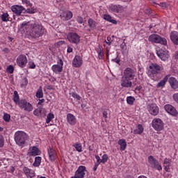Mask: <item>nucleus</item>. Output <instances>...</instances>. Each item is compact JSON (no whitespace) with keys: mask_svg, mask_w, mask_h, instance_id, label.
Masks as SVG:
<instances>
[{"mask_svg":"<svg viewBox=\"0 0 178 178\" xmlns=\"http://www.w3.org/2000/svg\"><path fill=\"white\" fill-rule=\"evenodd\" d=\"M21 29H25L29 37L35 40H38L40 37H42L46 32L45 29L41 24L31 22H23L21 24Z\"/></svg>","mask_w":178,"mask_h":178,"instance_id":"nucleus-1","label":"nucleus"},{"mask_svg":"<svg viewBox=\"0 0 178 178\" xmlns=\"http://www.w3.org/2000/svg\"><path fill=\"white\" fill-rule=\"evenodd\" d=\"M27 140H29V136L24 131H18L15 134V141L19 147H23Z\"/></svg>","mask_w":178,"mask_h":178,"instance_id":"nucleus-2","label":"nucleus"},{"mask_svg":"<svg viewBox=\"0 0 178 178\" xmlns=\"http://www.w3.org/2000/svg\"><path fill=\"white\" fill-rule=\"evenodd\" d=\"M163 70V66L159 65L157 63H152L149 66L148 74L149 77L152 79L154 76L161 74V72Z\"/></svg>","mask_w":178,"mask_h":178,"instance_id":"nucleus-3","label":"nucleus"},{"mask_svg":"<svg viewBox=\"0 0 178 178\" xmlns=\"http://www.w3.org/2000/svg\"><path fill=\"white\" fill-rule=\"evenodd\" d=\"M148 40L149 42H153L154 44H161V45H166L168 41L165 38L161 37L158 34H152L149 36Z\"/></svg>","mask_w":178,"mask_h":178,"instance_id":"nucleus-4","label":"nucleus"},{"mask_svg":"<svg viewBox=\"0 0 178 178\" xmlns=\"http://www.w3.org/2000/svg\"><path fill=\"white\" fill-rule=\"evenodd\" d=\"M152 126L156 131H162L165 127V123L161 118H154L152 122Z\"/></svg>","mask_w":178,"mask_h":178,"instance_id":"nucleus-5","label":"nucleus"},{"mask_svg":"<svg viewBox=\"0 0 178 178\" xmlns=\"http://www.w3.org/2000/svg\"><path fill=\"white\" fill-rule=\"evenodd\" d=\"M147 161L149 164V166L152 169H156V170H162V165L159 164V161L156 160L153 156H149Z\"/></svg>","mask_w":178,"mask_h":178,"instance_id":"nucleus-6","label":"nucleus"},{"mask_svg":"<svg viewBox=\"0 0 178 178\" xmlns=\"http://www.w3.org/2000/svg\"><path fill=\"white\" fill-rule=\"evenodd\" d=\"M136 74L137 70H136L135 68L127 67L124 70V77H126L129 80H134Z\"/></svg>","mask_w":178,"mask_h":178,"instance_id":"nucleus-7","label":"nucleus"},{"mask_svg":"<svg viewBox=\"0 0 178 178\" xmlns=\"http://www.w3.org/2000/svg\"><path fill=\"white\" fill-rule=\"evenodd\" d=\"M18 106H19L20 108L24 109L26 112H31L33 111V105L26 99H20L18 103Z\"/></svg>","mask_w":178,"mask_h":178,"instance_id":"nucleus-8","label":"nucleus"},{"mask_svg":"<svg viewBox=\"0 0 178 178\" xmlns=\"http://www.w3.org/2000/svg\"><path fill=\"white\" fill-rule=\"evenodd\" d=\"M67 38L71 44H75V45H77L80 42V35L76 32L69 33L67 35Z\"/></svg>","mask_w":178,"mask_h":178,"instance_id":"nucleus-9","label":"nucleus"},{"mask_svg":"<svg viewBox=\"0 0 178 178\" xmlns=\"http://www.w3.org/2000/svg\"><path fill=\"white\" fill-rule=\"evenodd\" d=\"M87 173V168L84 165H80L76 170L74 176L71 178H84Z\"/></svg>","mask_w":178,"mask_h":178,"instance_id":"nucleus-10","label":"nucleus"},{"mask_svg":"<svg viewBox=\"0 0 178 178\" xmlns=\"http://www.w3.org/2000/svg\"><path fill=\"white\" fill-rule=\"evenodd\" d=\"M16 63L19 67L23 69L27 65V56L24 54L19 55L16 59Z\"/></svg>","mask_w":178,"mask_h":178,"instance_id":"nucleus-11","label":"nucleus"},{"mask_svg":"<svg viewBox=\"0 0 178 178\" xmlns=\"http://www.w3.org/2000/svg\"><path fill=\"white\" fill-rule=\"evenodd\" d=\"M147 111L152 116H156L159 113V107L156 104H150L147 106Z\"/></svg>","mask_w":178,"mask_h":178,"instance_id":"nucleus-12","label":"nucleus"},{"mask_svg":"<svg viewBox=\"0 0 178 178\" xmlns=\"http://www.w3.org/2000/svg\"><path fill=\"white\" fill-rule=\"evenodd\" d=\"M156 55L163 62H166L169 59V51L166 49H160L156 51Z\"/></svg>","mask_w":178,"mask_h":178,"instance_id":"nucleus-13","label":"nucleus"},{"mask_svg":"<svg viewBox=\"0 0 178 178\" xmlns=\"http://www.w3.org/2000/svg\"><path fill=\"white\" fill-rule=\"evenodd\" d=\"M51 70L54 73L58 74L60 73L62 70H63V60L62 59L58 58L56 65H54L51 67Z\"/></svg>","mask_w":178,"mask_h":178,"instance_id":"nucleus-14","label":"nucleus"},{"mask_svg":"<svg viewBox=\"0 0 178 178\" xmlns=\"http://www.w3.org/2000/svg\"><path fill=\"white\" fill-rule=\"evenodd\" d=\"M120 86L124 88H131L133 82H131V79H129L126 76H122L120 81Z\"/></svg>","mask_w":178,"mask_h":178,"instance_id":"nucleus-15","label":"nucleus"},{"mask_svg":"<svg viewBox=\"0 0 178 178\" xmlns=\"http://www.w3.org/2000/svg\"><path fill=\"white\" fill-rule=\"evenodd\" d=\"M164 109L167 113H169L172 116H177L178 112L176 108L171 104H165L164 106Z\"/></svg>","mask_w":178,"mask_h":178,"instance_id":"nucleus-16","label":"nucleus"},{"mask_svg":"<svg viewBox=\"0 0 178 178\" xmlns=\"http://www.w3.org/2000/svg\"><path fill=\"white\" fill-rule=\"evenodd\" d=\"M47 152H48V156H49V159L51 161L54 162L58 158V154L56 153V150L54 149L52 147H49L47 149Z\"/></svg>","mask_w":178,"mask_h":178,"instance_id":"nucleus-17","label":"nucleus"},{"mask_svg":"<svg viewBox=\"0 0 178 178\" xmlns=\"http://www.w3.org/2000/svg\"><path fill=\"white\" fill-rule=\"evenodd\" d=\"M11 10L15 13L17 16H20L24 10H26V8L23 7L22 6L15 5L11 6Z\"/></svg>","mask_w":178,"mask_h":178,"instance_id":"nucleus-18","label":"nucleus"},{"mask_svg":"<svg viewBox=\"0 0 178 178\" xmlns=\"http://www.w3.org/2000/svg\"><path fill=\"white\" fill-rule=\"evenodd\" d=\"M33 115L35 116H38V118H44V116L47 115V109L39 106L33 111Z\"/></svg>","mask_w":178,"mask_h":178,"instance_id":"nucleus-19","label":"nucleus"},{"mask_svg":"<svg viewBox=\"0 0 178 178\" xmlns=\"http://www.w3.org/2000/svg\"><path fill=\"white\" fill-rule=\"evenodd\" d=\"M83 65V58L80 56H75L72 60V66L74 67H81Z\"/></svg>","mask_w":178,"mask_h":178,"instance_id":"nucleus-20","label":"nucleus"},{"mask_svg":"<svg viewBox=\"0 0 178 178\" xmlns=\"http://www.w3.org/2000/svg\"><path fill=\"white\" fill-rule=\"evenodd\" d=\"M22 170L27 178L35 177V173L33 170L29 169L27 167H24Z\"/></svg>","mask_w":178,"mask_h":178,"instance_id":"nucleus-21","label":"nucleus"},{"mask_svg":"<svg viewBox=\"0 0 178 178\" xmlns=\"http://www.w3.org/2000/svg\"><path fill=\"white\" fill-rule=\"evenodd\" d=\"M168 83L172 88V90H177L178 88V81L176 78L171 76L168 79Z\"/></svg>","mask_w":178,"mask_h":178,"instance_id":"nucleus-22","label":"nucleus"},{"mask_svg":"<svg viewBox=\"0 0 178 178\" xmlns=\"http://www.w3.org/2000/svg\"><path fill=\"white\" fill-rule=\"evenodd\" d=\"M110 9L112 12L115 13H122L124 11V8L120 5H111Z\"/></svg>","mask_w":178,"mask_h":178,"instance_id":"nucleus-23","label":"nucleus"},{"mask_svg":"<svg viewBox=\"0 0 178 178\" xmlns=\"http://www.w3.org/2000/svg\"><path fill=\"white\" fill-rule=\"evenodd\" d=\"M60 17L64 22H67V20H70L73 17V13L71 11H65L60 15Z\"/></svg>","mask_w":178,"mask_h":178,"instance_id":"nucleus-24","label":"nucleus"},{"mask_svg":"<svg viewBox=\"0 0 178 178\" xmlns=\"http://www.w3.org/2000/svg\"><path fill=\"white\" fill-rule=\"evenodd\" d=\"M67 123H69V124H71V126H74L77 120H76V117L73 114L68 113L67 115Z\"/></svg>","mask_w":178,"mask_h":178,"instance_id":"nucleus-25","label":"nucleus"},{"mask_svg":"<svg viewBox=\"0 0 178 178\" xmlns=\"http://www.w3.org/2000/svg\"><path fill=\"white\" fill-rule=\"evenodd\" d=\"M30 152L29 153V155L31 156H37V155H40L41 154V151L38 149V147L33 146L30 148Z\"/></svg>","mask_w":178,"mask_h":178,"instance_id":"nucleus-26","label":"nucleus"},{"mask_svg":"<svg viewBox=\"0 0 178 178\" xmlns=\"http://www.w3.org/2000/svg\"><path fill=\"white\" fill-rule=\"evenodd\" d=\"M170 40L175 45H178V33L177 31H172L170 35Z\"/></svg>","mask_w":178,"mask_h":178,"instance_id":"nucleus-27","label":"nucleus"},{"mask_svg":"<svg viewBox=\"0 0 178 178\" xmlns=\"http://www.w3.org/2000/svg\"><path fill=\"white\" fill-rule=\"evenodd\" d=\"M169 77H170V74L166 75L163 80L158 83L156 88H161V87H165L166 83H168V80H169Z\"/></svg>","mask_w":178,"mask_h":178,"instance_id":"nucleus-28","label":"nucleus"},{"mask_svg":"<svg viewBox=\"0 0 178 178\" xmlns=\"http://www.w3.org/2000/svg\"><path fill=\"white\" fill-rule=\"evenodd\" d=\"M118 143L120 145V151H124L126 148H127V143H126V140L120 139Z\"/></svg>","mask_w":178,"mask_h":178,"instance_id":"nucleus-29","label":"nucleus"},{"mask_svg":"<svg viewBox=\"0 0 178 178\" xmlns=\"http://www.w3.org/2000/svg\"><path fill=\"white\" fill-rule=\"evenodd\" d=\"M144 132V127L142 124H138L134 130V134H143Z\"/></svg>","mask_w":178,"mask_h":178,"instance_id":"nucleus-30","label":"nucleus"},{"mask_svg":"<svg viewBox=\"0 0 178 178\" xmlns=\"http://www.w3.org/2000/svg\"><path fill=\"white\" fill-rule=\"evenodd\" d=\"M104 20H106L107 22H109L110 23H113V24H118V22L113 19H112V17L109 15L105 14L104 15Z\"/></svg>","mask_w":178,"mask_h":178,"instance_id":"nucleus-31","label":"nucleus"},{"mask_svg":"<svg viewBox=\"0 0 178 178\" xmlns=\"http://www.w3.org/2000/svg\"><path fill=\"white\" fill-rule=\"evenodd\" d=\"M163 166L165 170L169 172V170L170 169V160L165 159L163 161Z\"/></svg>","mask_w":178,"mask_h":178,"instance_id":"nucleus-32","label":"nucleus"},{"mask_svg":"<svg viewBox=\"0 0 178 178\" xmlns=\"http://www.w3.org/2000/svg\"><path fill=\"white\" fill-rule=\"evenodd\" d=\"M88 23L90 29H91L92 30H95V27H97V23L95 22V21H94V19H89Z\"/></svg>","mask_w":178,"mask_h":178,"instance_id":"nucleus-33","label":"nucleus"},{"mask_svg":"<svg viewBox=\"0 0 178 178\" xmlns=\"http://www.w3.org/2000/svg\"><path fill=\"white\" fill-rule=\"evenodd\" d=\"M35 97L38 98H43L44 97V92H42V87L40 86L38 90L36 92Z\"/></svg>","mask_w":178,"mask_h":178,"instance_id":"nucleus-34","label":"nucleus"},{"mask_svg":"<svg viewBox=\"0 0 178 178\" xmlns=\"http://www.w3.org/2000/svg\"><path fill=\"white\" fill-rule=\"evenodd\" d=\"M41 161H42L41 156H36L35 158V161L33 162V165L36 168L40 166V165H41Z\"/></svg>","mask_w":178,"mask_h":178,"instance_id":"nucleus-35","label":"nucleus"},{"mask_svg":"<svg viewBox=\"0 0 178 178\" xmlns=\"http://www.w3.org/2000/svg\"><path fill=\"white\" fill-rule=\"evenodd\" d=\"M73 147H74L76 151L78 152H81L83 151V146L81 145V143H76Z\"/></svg>","mask_w":178,"mask_h":178,"instance_id":"nucleus-36","label":"nucleus"},{"mask_svg":"<svg viewBox=\"0 0 178 178\" xmlns=\"http://www.w3.org/2000/svg\"><path fill=\"white\" fill-rule=\"evenodd\" d=\"M14 97L13 101L16 104V105H19V102H20V99L19 97V94H17V91L14 92Z\"/></svg>","mask_w":178,"mask_h":178,"instance_id":"nucleus-37","label":"nucleus"},{"mask_svg":"<svg viewBox=\"0 0 178 178\" xmlns=\"http://www.w3.org/2000/svg\"><path fill=\"white\" fill-rule=\"evenodd\" d=\"M134 101H136V98L133 96H129L127 97V102L128 105H133V104H134Z\"/></svg>","mask_w":178,"mask_h":178,"instance_id":"nucleus-38","label":"nucleus"},{"mask_svg":"<svg viewBox=\"0 0 178 178\" xmlns=\"http://www.w3.org/2000/svg\"><path fill=\"white\" fill-rule=\"evenodd\" d=\"M1 17L2 22H9V14H8V13H3Z\"/></svg>","mask_w":178,"mask_h":178,"instance_id":"nucleus-39","label":"nucleus"},{"mask_svg":"<svg viewBox=\"0 0 178 178\" xmlns=\"http://www.w3.org/2000/svg\"><path fill=\"white\" fill-rule=\"evenodd\" d=\"M97 54L99 56V59H102L104 58V50L101 47H98Z\"/></svg>","mask_w":178,"mask_h":178,"instance_id":"nucleus-40","label":"nucleus"},{"mask_svg":"<svg viewBox=\"0 0 178 178\" xmlns=\"http://www.w3.org/2000/svg\"><path fill=\"white\" fill-rule=\"evenodd\" d=\"M55 118V115L51 113H49L47 115V119H46V123H49L51 122V120H52V119H54Z\"/></svg>","mask_w":178,"mask_h":178,"instance_id":"nucleus-41","label":"nucleus"},{"mask_svg":"<svg viewBox=\"0 0 178 178\" xmlns=\"http://www.w3.org/2000/svg\"><path fill=\"white\" fill-rule=\"evenodd\" d=\"M3 119L4 122H10V115L8 113H4Z\"/></svg>","mask_w":178,"mask_h":178,"instance_id":"nucleus-42","label":"nucleus"},{"mask_svg":"<svg viewBox=\"0 0 178 178\" xmlns=\"http://www.w3.org/2000/svg\"><path fill=\"white\" fill-rule=\"evenodd\" d=\"M6 72L7 73H10V74H12V73L15 72V67H13V65H9L6 69Z\"/></svg>","mask_w":178,"mask_h":178,"instance_id":"nucleus-43","label":"nucleus"},{"mask_svg":"<svg viewBox=\"0 0 178 178\" xmlns=\"http://www.w3.org/2000/svg\"><path fill=\"white\" fill-rule=\"evenodd\" d=\"M71 95L72 97H74L75 99H76V101H80L81 99V96L76 92L71 93Z\"/></svg>","mask_w":178,"mask_h":178,"instance_id":"nucleus-44","label":"nucleus"},{"mask_svg":"<svg viewBox=\"0 0 178 178\" xmlns=\"http://www.w3.org/2000/svg\"><path fill=\"white\" fill-rule=\"evenodd\" d=\"M108 162V154H104L102 159V163H106Z\"/></svg>","mask_w":178,"mask_h":178,"instance_id":"nucleus-45","label":"nucleus"},{"mask_svg":"<svg viewBox=\"0 0 178 178\" xmlns=\"http://www.w3.org/2000/svg\"><path fill=\"white\" fill-rule=\"evenodd\" d=\"M76 22L79 24H83V23H84V19H83L82 17L78 16L76 17Z\"/></svg>","mask_w":178,"mask_h":178,"instance_id":"nucleus-46","label":"nucleus"},{"mask_svg":"<svg viewBox=\"0 0 178 178\" xmlns=\"http://www.w3.org/2000/svg\"><path fill=\"white\" fill-rule=\"evenodd\" d=\"M95 158H96V161H97V162L95 163L96 164L99 165L100 163H102V161L101 159V157H99V156L96 155Z\"/></svg>","mask_w":178,"mask_h":178,"instance_id":"nucleus-47","label":"nucleus"},{"mask_svg":"<svg viewBox=\"0 0 178 178\" xmlns=\"http://www.w3.org/2000/svg\"><path fill=\"white\" fill-rule=\"evenodd\" d=\"M112 41H113L112 40V38H111V36L107 37V41H106V44H107V45H111L112 44Z\"/></svg>","mask_w":178,"mask_h":178,"instance_id":"nucleus-48","label":"nucleus"},{"mask_svg":"<svg viewBox=\"0 0 178 178\" xmlns=\"http://www.w3.org/2000/svg\"><path fill=\"white\" fill-rule=\"evenodd\" d=\"M29 69H35V64L34 63V62H29Z\"/></svg>","mask_w":178,"mask_h":178,"instance_id":"nucleus-49","label":"nucleus"},{"mask_svg":"<svg viewBox=\"0 0 178 178\" xmlns=\"http://www.w3.org/2000/svg\"><path fill=\"white\" fill-rule=\"evenodd\" d=\"M172 98L174 99V101L175 102H177V104H178V93H175L173 95H172Z\"/></svg>","mask_w":178,"mask_h":178,"instance_id":"nucleus-50","label":"nucleus"},{"mask_svg":"<svg viewBox=\"0 0 178 178\" xmlns=\"http://www.w3.org/2000/svg\"><path fill=\"white\" fill-rule=\"evenodd\" d=\"M4 145L3 136H0V148Z\"/></svg>","mask_w":178,"mask_h":178,"instance_id":"nucleus-51","label":"nucleus"},{"mask_svg":"<svg viewBox=\"0 0 178 178\" xmlns=\"http://www.w3.org/2000/svg\"><path fill=\"white\" fill-rule=\"evenodd\" d=\"M23 5H26V6H30V1L29 0H22Z\"/></svg>","mask_w":178,"mask_h":178,"instance_id":"nucleus-52","label":"nucleus"},{"mask_svg":"<svg viewBox=\"0 0 178 178\" xmlns=\"http://www.w3.org/2000/svg\"><path fill=\"white\" fill-rule=\"evenodd\" d=\"M67 52L68 54H70V53L73 52V47H72L70 46H67Z\"/></svg>","mask_w":178,"mask_h":178,"instance_id":"nucleus-53","label":"nucleus"},{"mask_svg":"<svg viewBox=\"0 0 178 178\" xmlns=\"http://www.w3.org/2000/svg\"><path fill=\"white\" fill-rule=\"evenodd\" d=\"M112 62H115V63H118V65H120V59L119 58H114L112 59Z\"/></svg>","mask_w":178,"mask_h":178,"instance_id":"nucleus-54","label":"nucleus"},{"mask_svg":"<svg viewBox=\"0 0 178 178\" xmlns=\"http://www.w3.org/2000/svg\"><path fill=\"white\" fill-rule=\"evenodd\" d=\"M145 13L146 15H151V13H152V11L151 10V9L149 8H147L145 10Z\"/></svg>","mask_w":178,"mask_h":178,"instance_id":"nucleus-55","label":"nucleus"},{"mask_svg":"<svg viewBox=\"0 0 178 178\" xmlns=\"http://www.w3.org/2000/svg\"><path fill=\"white\" fill-rule=\"evenodd\" d=\"M44 102H45V99H39L38 105H42V104H44Z\"/></svg>","mask_w":178,"mask_h":178,"instance_id":"nucleus-56","label":"nucleus"},{"mask_svg":"<svg viewBox=\"0 0 178 178\" xmlns=\"http://www.w3.org/2000/svg\"><path fill=\"white\" fill-rule=\"evenodd\" d=\"M26 13H29L30 15H33V13H34V10H31L30 8H28L26 10Z\"/></svg>","mask_w":178,"mask_h":178,"instance_id":"nucleus-57","label":"nucleus"},{"mask_svg":"<svg viewBox=\"0 0 178 178\" xmlns=\"http://www.w3.org/2000/svg\"><path fill=\"white\" fill-rule=\"evenodd\" d=\"M103 117L104 118V119L108 118V112L107 111H103Z\"/></svg>","mask_w":178,"mask_h":178,"instance_id":"nucleus-58","label":"nucleus"},{"mask_svg":"<svg viewBox=\"0 0 178 178\" xmlns=\"http://www.w3.org/2000/svg\"><path fill=\"white\" fill-rule=\"evenodd\" d=\"M22 81L24 86H27V84L29 83V81H27L26 78H24V79H22Z\"/></svg>","mask_w":178,"mask_h":178,"instance_id":"nucleus-59","label":"nucleus"},{"mask_svg":"<svg viewBox=\"0 0 178 178\" xmlns=\"http://www.w3.org/2000/svg\"><path fill=\"white\" fill-rule=\"evenodd\" d=\"M98 166H99V164L95 163V166L93 168L94 172H95V170H97V169H98Z\"/></svg>","mask_w":178,"mask_h":178,"instance_id":"nucleus-60","label":"nucleus"},{"mask_svg":"<svg viewBox=\"0 0 178 178\" xmlns=\"http://www.w3.org/2000/svg\"><path fill=\"white\" fill-rule=\"evenodd\" d=\"M160 6L161 8H166V3H160Z\"/></svg>","mask_w":178,"mask_h":178,"instance_id":"nucleus-61","label":"nucleus"},{"mask_svg":"<svg viewBox=\"0 0 178 178\" xmlns=\"http://www.w3.org/2000/svg\"><path fill=\"white\" fill-rule=\"evenodd\" d=\"M3 52H5L6 54H9V49L8 48H4L3 49Z\"/></svg>","mask_w":178,"mask_h":178,"instance_id":"nucleus-62","label":"nucleus"},{"mask_svg":"<svg viewBox=\"0 0 178 178\" xmlns=\"http://www.w3.org/2000/svg\"><path fill=\"white\" fill-rule=\"evenodd\" d=\"M138 178H148L144 175H140Z\"/></svg>","mask_w":178,"mask_h":178,"instance_id":"nucleus-63","label":"nucleus"},{"mask_svg":"<svg viewBox=\"0 0 178 178\" xmlns=\"http://www.w3.org/2000/svg\"><path fill=\"white\" fill-rule=\"evenodd\" d=\"M175 58H176V59H178V52L176 53Z\"/></svg>","mask_w":178,"mask_h":178,"instance_id":"nucleus-64","label":"nucleus"}]
</instances>
